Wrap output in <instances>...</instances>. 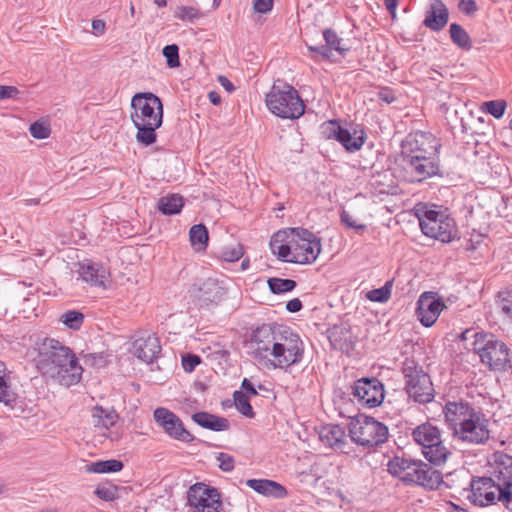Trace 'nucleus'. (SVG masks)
<instances>
[{
    "label": "nucleus",
    "mask_w": 512,
    "mask_h": 512,
    "mask_svg": "<svg viewBox=\"0 0 512 512\" xmlns=\"http://www.w3.org/2000/svg\"><path fill=\"white\" fill-rule=\"evenodd\" d=\"M414 485L422 486L425 489L435 490L443 482V475L430 464L421 461Z\"/></svg>",
    "instance_id": "bb28decb"
},
{
    "label": "nucleus",
    "mask_w": 512,
    "mask_h": 512,
    "mask_svg": "<svg viewBox=\"0 0 512 512\" xmlns=\"http://www.w3.org/2000/svg\"><path fill=\"white\" fill-rule=\"evenodd\" d=\"M388 435V427L373 417L360 416L349 424L351 440L365 449L382 445L387 441Z\"/></svg>",
    "instance_id": "0eeeda50"
},
{
    "label": "nucleus",
    "mask_w": 512,
    "mask_h": 512,
    "mask_svg": "<svg viewBox=\"0 0 512 512\" xmlns=\"http://www.w3.org/2000/svg\"><path fill=\"white\" fill-rule=\"evenodd\" d=\"M482 363L491 370H505L509 363V349L493 334L482 333Z\"/></svg>",
    "instance_id": "2eb2a0df"
},
{
    "label": "nucleus",
    "mask_w": 512,
    "mask_h": 512,
    "mask_svg": "<svg viewBox=\"0 0 512 512\" xmlns=\"http://www.w3.org/2000/svg\"><path fill=\"white\" fill-rule=\"evenodd\" d=\"M413 439L421 448L430 464L443 465L451 452L444 446L440 430L429 422L417 426L412 432Z\"/></svg>",
    "instance_id": "6e6552de"
},
{
    "label": "nucleus",
    "mask_w": 512,
    "mask_h": 512,
    "mask_svg": "<svg viewBox=\"0 0 512 512\" xmlns=\"http://www.w3.org/2000/svg\"><path fill=\"white\" fill-rule=\"evenodd\" d=\"M471 489L468 491L467 499L475 506H480V477L473 476L470 482Z\"/></svg>",
    "instance_id": "3c124183"
},
{
    "label": "nucleus",
    "mask_w": 512,
    "mask_h": 512,
    "mask_svg": "<svg viewBox=\"0 0 512 512\" xmlns=\"http://www.w3.org/2000/svg\"><path fill=\"white\" fill-rule=\"evenodd\" d=\"M445 421L455 438L463 443L479 444L480 415L464 402H448L443 409Z\"/></svg>",
    "instance_id": "39448f33"
},
{
    "label": "nucleus",
    "mask_w": 512,
    "mask_h": 512,
    "mask_svg": "<svg viewBox=\"0 0 512 512\" xmlns=\"http://www.w3.org/2000/svg\"><path fill=\"white\" fill-rule=\"evenodd\" d=\"M30 134L36 139H46L50 135V127L42 122H34L29 128Z\"/></svg>",
    "instance_id": "8fccbe9b"
},
{
    "label": "nucleus",
    "mask_w": 512,
    "mask_h": 512,
    "mask_svg": "<svg viewBox=\"0 0 512 512\" xmlns=\"http://www.w3.org/2000/svg\"><path fill=\"white\" fill-rule=\"evenodd\" d=\"M92 29L97 33V34H102L104 33V30H105V22L103 20H93L92 22Z\"/></svg>",
    "instance_id": "338daca9"
},
{
    "label": "nucleus",
    "mask_w": 512,
    "mask_h": 512,
    "mask_svg": "<svg viewBox=\"0 0 512 512\" xmlns=\"http://www.w3.org/2000/svg\"><path fill=\"white\" fill-rule=\"evenodd\" d=\"M351 394L359 405L375 408L382 404L385 397L383 383L376 377H363L351 385Z\"/></svg>",
    "instance_id": "ddd939ff"
},
{
    "label": "nucleus",
    "mask_w": 512,
    "mask_h": 512,
    "mask_svg": "<svg viewBox=\"0 0 512 512\" xmlns=\"http://www.w3.org/2000/svg\"><path fill=\"white\" fill-rule=\"evenodd\" d=\"M444 307V302L434 293L424 292L417 301L416 314L423 326L431 327Z\"/></svg>",
    "instance_id": "6ab92c4d"
},
{
    "label": "nucleus",
    "mask_w": 512,
    "mask_h": 512,
    "mask_svg": "<svg viewBox=\"0 0 512 512\" xmlns=\"http://www.w3.org/2000/svg\"><path fill=\"white\" fill-rule=\"evenodd\" d=\"M417 216L424 235L443 243L450 242L454 238L455 222L444 212L423 207L418 210Z\"/></svg>",
    "instance_id": "9d476101"
},
{
    "label": "nucleus",
    "mask_w": 512,
    "mask_h": 512,
    "mask_svg": "<svg viewBox=\"0 0 512 512\" xmlns=\"http://www.w3.org/2000/svg\"><path fill=\"white\" fill-rule=\"evenodd\" d=\"M384 5L386 9L389 11L392 17L396 16V8L398 5V0H384Z\"/></svg>",
    "instance_id": "69168bd1"
},
{
    "label": "nucleus",
    "mask_w": 512,
    "mask_h": 512,
    "mask_svg": "<svg viewBox=\"0 0 512 512\" xmlns=\"http://www.w3.org/2000/svg\"><path fill=\"white\" fill-rule=\"evenodd\" d=\"M190 512H219L221 501L218 491L204 484H195L188 491Z\"/></svg>",
    "instance_id": "dca6fc26"
},
{
    "label": "nucleus",
    "mask_w": 512,
    "mask_h": 512,
    "mask_svg": "<svg viewBox=\"0 0 512 512\" xmlns=\"http://www.w3.org/2000/svg\"><path fill=\"white\" fill-rule=\"evenodd\" d=\"M498 501L502 502L504 506L512 512V492L511 487H502L497 489Z\"/></svg>",
    "instance_id": "864d4df0"
},
{
    "label": "nucleus",
    "mask_w": 512,
    "mask_h": 512,
    "mask_svg": "<svg viewBox=\"0 0 512 512\" xmlns=\"http://www.w3.org/2000/svg\"><path fill=\"white\" fill-rule=\"evenodd\" d=\"M162 54L166 58L167 66L169 68H176L180 66L179 47L176 44L166 45L162 50Z\"/></svg>",
    "instance_id": "c03bdc74"
},
{
    "label": "nucleus",
    "mask_w": 512,
    "mask_h": 512,
    "mask_svg": "<svg viewBox=\"0 0 512 512\" xmlns=\"http://www.w3.org/2000/svg\"><path fill=\"white\" fill-rule=\"evenodd\" d=\"M201 362V358L195 354H186L182 357V367L186 372H192Z\"/></svg>",
    "instance_id": "603ef678"
},
{
    "label": "nucleus",
    "mask_w": 512,
    "mask_h": 512,
    "mask_svg": "<svg viewBox=\"0 0 512 512\" xmlns=\"http://www.w3.org/2000/svg\"><path fill=\"white\" fill-rule=\"evenodd\" d=\"M347 334L349 333L346 332L345 335ZM329 339L331 344L335 348L340 349L341 351L348 352L353 346L352 340L348 339L347 336H345L344 338L338 336L337 332H332L331 335L329 336Z\"/></svg>",
    "instance_id": "09e8293b"
},
{
    "label": "nucleus",
    "mask_w": 512,
    "mask_h": 512,
    "mask_svg": "<svg viewBox=\"0 0 512 512\" xmlns=\"http://www.w3.org/2000/svg\"><path fill=\"white\" fill-rule=\"evenodd\" d=\"M190 242L196 250H204L208 244V231L203 224H196L189 231Z\"/></svg>",
    "instance_id": "2f4dec72"
},
{
    "label": "nucleus",
    "mask_w": 512,
    "mask_h": 512,
    "mask_svg": "<svg viewBox=\"0 0 512 512\" xmlns=\"http://www.w3.org/2000/svg\"><path fill=\"white\" fill-rule=\"evenodd\" d=\"M458 8L466 15H471L477 11V4L475 0H460Z\"/></svg>",
    "instance_id": "13d9d810"
},
{
    "label": "nucleus",
    "mask_w": 512,
    "mask_h": 512,
    "mask_svg": "<svg viewBox=\"0 0 512 512\" xmlns=\"http://www.w3.org/2000/svg\"><path fill=\"white\" fill-rule=\"evenodd\" d=\"M450 37L454 44L462 49L469 50L472 46L471 39L468 33L462 28L461 25L452 23L450 25Z\"/></svg>",
    "instance_id": "f704fd0d"
},
{
    "label": "nucleus",
    "mask_w": 512,
    "mask_h": 512,
    "mask_svg": "<svg viewBox=\"0 0 512 512\" xmlns=\"http://www.w3.org/2000/svg\"><path fill=\"white\" fill-rule=\"evenodd\" d=\"M35 366L41 375L59 385L70 387L80 382L83 368L74 352L63 343L45 338L37 344Z\"/></svg>",
    "instance_id": "f03ea898"
},
{
    "label": "nucleus",
    "mask_w": 512,
    "mask_h": 512,
    "mask_svg": "<svg viewBox=\"0 0 512 512\" xmlns=\"http://www.w3.org/2000/svg\"><path fill=\"white\" fill-rule=\"evenodd\" d=\"M189 293L194 302L199 306H209L218 304L226 295V289L220 281L214 278H208L194 283Z\"/></svg>",
    "instance_id": "a211bd4d"
},
{
    "label": "nucleus",
    "mask_w": 512,
    "mask_h": 512,
    "mask_svg": "<svg viewBox=\"0 0 512 512\" xmlns=\"http://www.w3.org/2000/svg\"><path fill=\"white\" fill-rule=\"evenodd\" d=\"M218 82L228 92H233L235 90V86L233 85V83L223 75H220L218 77Z\"/></svg>",
    "instance_id": "0e129e2a"
},
{
    "label": "nucleus",
    "mask_w": 512,
    "mask_h": 512,
    "mask_svg": "<svg viewBox=\"0 0 512 512\" xmlns=\"http://www.w3.org/2000/svg\"><path fill=\"white\" fill-rule=\"evenodd\" d=\"M219 468L224 472H230L234 469V458L227 453H219L217 456Z\"/></svg>",
    "instance_id": "5fc2aeb1"
},
{
    "label": "nucleus",
    "mask_w": 512,
    "mask_h": 512,
    "mask_svg": "<svg viewBox=\"0 0 512 512\" xmlns=\"http://www.w3.org/2000/svg\"><path fill=\"white\" fill-rule=\"evenodd\" d=\"M124 464L117 459L92 462L86 466V471L90 473H115L123 469Z\"/></svg>",
    "instance_id": "7c9ffc66"
},
{
    "label": "nucleus",
    "mask_w": 512,
    "mask_h": 512,
    "mask_svg": "<svg viewBox=\"0 0 512 512\" xmlns=\"http://www.w3.org/2000/svg\"><path fill=\"white\" fill-rule=\"evenodd\" d=\"M278 330L274 349H271V356L275 361L274 367L286 368L299 363L304 352V345L299 335L285 326H280Z\"/></svg>",
    "instance_id": "1a4fd4ad"
},
{
    "label": "nucleus",
    "mask_w": 512,
    "mask_h": 512,
    "mask_svg": "<svg viewBox=\"0 0 512 512\" xmlns=\"http://www.w3.org/2000/svg\"><path fill=\"white\" fill-rule=\"evenodd\" d=\"M482 497L486 501L485 503L482 502V506L492 505L496 503V500H498V492L496 489L494 491H485V493H482Z\"/></svg>",
    "instance_id": "052dcab7"
},
{
    "label": "nucleus",
    "mask_w": 512,
    "mask_h": 512,
    "mask_svg": "<svg viewBox=\"0 0 512 512\" xmlns=\"http://www.w3.org/2000/svg\"><path fill=\"white\" fill-rule=\"evenodd\" d=\"M281 325L263 324L256 328L251 337V342L255 345V357L265 358L268 353L271 355V349H274V343L278 335V328Z\"/></svg>",
    "instance_id": "aec40b11"
},
{
    "label": "nucleus",
    "mask_w": 512,
    "mask_h": 512,
    "mask_svg": "<svg viewBox=\"0 0 512 512\" xmlns=\"http://www.w3.org/2000/svg\"><path fill=\"white\" fill-rule=\"evenodd\" d=\"M273 0H254L253 8L255 12L265 14L272 10Z\"/></svg>",
    "instance_id": "4d7b16f0"
},
{
    "label": "nucleus",
    "mask_w": 512,
    "mask_h": 512,
    "mask_svg": "<svg viewBox=\"0 0 512 512\" xmlns=\"http://www.w3.org/2000/svg\"><path fill=\"white\" fill-rule=\"evenodd\" d=\"M131 121L137 133L136 141L149 146L156 142V130L163 123V104L161 99L152 92L136 93L131 99Z\"/></svg>",
    "instance_id": "20e7f679"
},
{
    "label": "nucleus",
    "mask_w": 512,
    "mask_h": 512,
    "mask_svg": "<svg viewBox=\"0 0 512 512\" xmlns=\"http://www.w3.org/2000/svg\"><path fill=\"white\" fill-rule=\"evenodd\" d=\"M402 373L405 379V390L409 397L419 403H429L434 398V389L430 376L424 372L414 360L406 359Z\"/></svg>",
    "instance_id": "9b49d317"
},
{
    "label": "nucleus",
    "mask_w": 512,
    "mask_h": 512,
    "mask_svg": "<svg viewBox=\"0 0 512 512\" xmlns=\"http://www.w3.org/2000/svg\"><path fill=\"white\" fill-rule=\"evenodd\" d=\"M392 282L388 281L384 286L373 289L367 293V298L373 302L384 303L388 301L391 296Z\"/></svg>",
    "instance_id": "ea45409f"
},
{
    "label": "nucleus",
    "mask_w": 512,
    "mask_h": 512,
    "mask_svg": "<svg viewBox=\"0 0 512 512\" xmlns=\"http://www.w3.org/2000/svg\"><path fill=\"white\" fill-rule=\"evenodd\" d=\"M95 495H97L100 499L105 501H113L115 499V492L110 488H97L95 490Z\"/></svg>",
    "instance_id": "bf43d9fd"
},
{
    "label": "nucleus",
    "mask_w": 512,
    "mask_h": 512,
    "mask_svg": "<svg viewBox=\"0 0 512 512\" xmlns=\"http://www.w3.org/2000/svg\"><path fill=\"white\" fill-rule=\"evenodd\" d=\"M184 199L178 194L163 196L158 201V209L164 215H174L181 212Z\"/></svg>",
    "instance_id": "c756f323"
},
{
    "label": "nucleus",
    "mask_w": 512,
    "mask_h": 512,
    "mask_svg": "<svg viewBox=\"0 0 512 512\" xmlns=\"http://www.w3.org/2000/svg\"><path fill=\"white\" fill-rule=\"evenodd\" d=\"M319 438L323 444L343 453H348V451L345 450L348 444L347 435L342 426L333 424L323 427L319 433Z\"/></svg>",
    "instance_id": "393cba45"
},
{
    "label": "nucleus",
    "mask_w": 512,
    "mask_h": 512,
    "mask_svg": "<svg viewBox=\"0 0 512 512\" xmlns=\"http://www.w3.org/2000/svg\"><path fill=\"white\" fill-rule=\"evenodd\" d=\"M268 110L283 119H298L305 112V105L298 91L291 85H273L265 98Z\"/></svg>",
    "instance_id": "423d86ee"
},
{
    "label": "nucleus",
    "mask_w": 512,
    "mask_h": 512,
    "mask_svg": "<svg viewBox=\"0 0 512 512\" xmlns=\"http://www.w3.org/2000/svg\"><path fill=\"white\" fill-rule=\"evenodd\" d=\"M421 460L395 456L388 462V471L405 484H414Z\"/></svg>",
    "instance_id": "4be33fe9"
},
{
    "label": "nucleus",
    "mask_w": 512,
    "mask_h": 512,
    "mask_svg": "<svg viewBox=\"0 0 512 512\" xmlns=\"http://www.w3.org/2000/svg\"><path fill=\"white\" fill-rule=\"evenodd\" d=\"M62 322L73 330H78L83 324L84 315L75 310L68 311L61 316Z\"/></svg>",
    "instance_id": "a19ab883"
},
{
    "label": "nucleus",
    "mask_w": 512,
    "mask_h": 512,
    "mask_svg": "<svg viewBox=\"0 0 512 512\" xmlns=\"http://www.w3.org/2000/svg\"><path fill=\"white\" fill-rule=\"evenodd\" d=\"M497 305L504 317L512 320V292H500Z\"/></svg>",
    "instance_id": "79ce46f5"
},
{
    "label": "nucleus",
    "mask_w": 512,
    "mask_h": 512,
    "mask_svg": "<svg viewBox=\"0 0 512 512\" xmlns=\"http://www.w3.org/2000/svg\"><path fill=\"white\" fill-rule=\"evenodd\" d=\"M400 158L411 182H422L439 172V140L430 132H410L401 142Z\"/></svg>",
    "instance_id": "f257e3e1"
},
{
    "label": "nucleus",
    "mask_w": 512,
    "mask_h": 512,
    "mask_svg": "<svg viewBox=\"0 0 512 512\" xmlns=\"http://www.w3.org/2000/svg\"><path fill=\"white\" fill-rule=\"evenodd\" d=\"M322 133L328 139L337 140L351 153L360 150L366 140V134L362 129L353 128L350 130L342 127L335 120L324 123Z\"/></svg>",
    "instance_id": "4468645a"
},
{
    "label": "nucleus",
    "mask_w": 512,
    "mask_h": 512,
    "mask_svg": "<svg viewBox=\"0 0 512 512\" xmlns=\"http://www.w3.org/2000/svg\"><path fill=\"white\" fill-rule=\"evenodd\" d=\"M233 399L236 409L244 416L253 418L255 413L250 404L249 397L242 391H235L233 393Z\"/></svg>",
    "instance_id": "e433bc0d"
},
{
    "label": "nucleus",
    "mask_w": 512,
    "mask_h": 512,
    "mask_svg": "<svg viewBox=\"0 0 512 512\" xmlns=\"http://www.w3.org/2000/svg\"><path fill=\"white\" fill-rule=\"evenodd\" d=\"M507 109V101L504 99L482 102V113L490 114L495 119H501Z\"/></svg>",
    "instance_id": "c9c22d12"
},
{
    "label": "nucleus",
    "mask_w": 512,
    "mask_h": 512,
    "mask_svg": "<svg viewBox=\"0 0 512 512\" xmlns=\"http://www.w3.org/2000/svg\"><path fill=\"white\" fill-rule=\"evenodd\" d=\"M268 287L273 294H282L292 291L296 287V281L292 279L269 278Z\"/></svg>",
    "instance_id": "4c0bfd02"
},
{
    "label": "nucleus",
    "mask_w": 512,
    "mask_h": 512,
    "mask_svg": "<svg viewBox=\"0 0 512 512\" xmlns=\"http://www.w3.org/2000/svg\"><path fill=\"white\" fill-rule=\"evenodd\" d=\"M479 335L480 332L475 329H466L460 334L458 345H462L468 352L473 351L474 354L480 356Z\"/></svg>",
    "instance_id": "473e14b6"
},
{
    "label": "nucleus",
    "mask_w": 512,
    "mask_h": 512,
    "mask_svg": "<svg viewBox=\"0 0 512 512\" xmlns=\"http://www.w3.org/2000/svg\"><path fill=\"white\" fill-rule=\"evenodd\" d=\"M243 253L241 244H233L224 246L219 252V257L227 262H235L243 256Z\"/></svg>",
    "instance_id": "58836bf2"
},
{
    "label": "nucleus",
    "mask_w": 512,
    "mask_h": 512,
    "mask_svg": "<svg viewBox=\"0 0 512 512\" xmlns=\"http://www.w3.org/2000/svg\"><path fill=\"white\" fill-rule=\"evenodd\" d=\"M323 38L326 45L312 46L308 45L307 48L310 53H316L324 59H329L331 50L337 51L340 55H345L349 51V47L343 44V39L331 28L323 31Z\"/></svg>",
    "instance_id": "5701e85b"
},
{
    "label": "nucleus",
    "mask_w": 512,
    "mask_h": 512,
    "mask_svg": "<svg viewBox=\"0 0 512 512\" xmlns=\"http://www.w3.org/2000/svg\"><path fill=\"white\" fill-rule=\"evenodd\" d=\"M204 14L194 6L178 5L173 9V17L183 22L194 23Z\"/></svg>",
    "instance_id": "72a5a7b5"
},
{
    "label": "nucleus",
    "mask_w": 512,
    "mask_h": 512,
    "mask_svg": "<svg viewBox=\"0 0 512 512\" xmlns=\"http://www.w3.org/2000/svg\"><path fill=\"white\" fill-rule=\"evenodd\" d=\"M208 99L214 105H219L221 103V96L216 91H210L208 93Z\"/></svg>",
    "instance_id": "774afa93"
},
{
    "label": "nucleus",
    "mask_w": 512,
    "mask_h": 512,
    "mask_svg": "<svg viewBox=\"0 0 512 512\" xmlns=\"http://www.w3.org/2000/svg\"><path fill=\"white\" fill-rule=\"evenodd\" d=\"M485 474L482 475V488L499 489L512 487V457L502 453L494 452L492 459L485 465Z\"/></svg>",
    "instance_id": "f8f14e48"
},
{
    "label": "nucleus",
    "mask_w": 512,
    "mask_h": 512,
    "mask_svg": "<svg viewBox=\"0 0 512 512\" xmlns=\"http://www.w3.org/2000/svg\"><path fill=\"white\" fill-rule=\"evenodd\" d=\"M340 220L341 223L348 229L354 230L358 234H362L365 229V224H358L357 221L354 219L353 215L350 214V212L343 210L340 213Z\"/></svg>",
    "instance_id": "a18cd8bd"
},
{
    "label": "nucleus",
    "mask_w": 512,
    "mask_h": 512,
    "mask_svg": "<svg viewBox=\"0 0 512 512\" xmlns=\"http://www.w3.org/2000/svg\"><path fill=\"white\" fill-rule=\"evenodd\" d=\"M20 91L16 86L0 85V100L17 99Z\"/></svg>",
    "instance_id": "6e6d98bb"
},
{
    "label": "nucleus",
    "mask_w": 512,
    "mask_h": 512,
    "mask_svg": "<svg viewBox=\"0 0 512 512\" xmlns=\"http://www.w3.org/2000/svg\"><path fill=\"white\" fill-rule=\"evenodd\" d=\"M153 417L170 438L185 443L194 441L195 437L184 427L182 420L169 409L158 407L154 410Z\"/></svg>",
    "instance_id": "f3484780"
},
{
    "label": "nucleus",
    "mask_w": 512,
    "mask_h": 512,
    "mask_svg": "<svg viewBox=\"0 0 512 512\" xmlns=\"http://www.w3.org/2000/svg\"><path fill=\"white\" fill-rule=\"evenodd\" d=\"M105 411L101 407H97L95 409V413L93 414V417L97 419L95 421L96 426H101L106 429H108L110 426H112L115 422V415L111 413H106L103 415Z\"/></svg>",
    "instance_id": "49530a36"
},
{
    "label": "nucleus",
    "mask_w": 512,
    "mask_h": 512,
    "mask_svg": "<svg viewBox=\"0 0 512 512\" xmlns=\"http://www.w3.org/2000/svg\"><path fill=\"white\" fill-rule=\"evenodd\" d=\"M302 307H303L302 302L298 298L289 300L286 304L287 311L291 312V313L299 312L302 309Z\"/></svg>",
    "instance_id": "680f3d73"
},
{
    "label": "nucleus",
    "mask_w": 512,
    "mask_h": 512,
    "mask_svg": "<svg viewBox=\"0 0 512 512\" xmlns=\"http://www.w3.org/2000/svg\"><path fill=\"white\" fill-rule=\"evenodd\" d=\"M449 19V11L443 1L432 0L427 10L423 24L432 31H440Z\"/></svg>",
    "instance_id": "b1692460"
},
{
    "label": "nucleus",
    "mask_w": 512,
    "mask_h": 512,
    "mask_svg": "<svg viewBox=\"0 0 512 512\" xmlns=\"http://www.w3.org/2000/svg\"><path fill=\"white\" fill-rule=\"evenodd\" d=\"M492 426H496V423H490L489 420L482 418V444H485L486 442L492 440L495 443H498L499 446H503L505 444V441L503 440H497L494 435V430Z\"/></svg>",
    "instance_id": "de8ad7c7"
},
{
    "label": "nucleus",
    "mask_w": 512,
    "mask_h": 512,
    "mask_svg": "<svg viewBox=\"0 0 512 512\" xmlns=\"http://www.w3.org/2000/svg\"><path fill=\"white\" fill-rule=\"evenodd\" d=\"M191 418L202 428L215 432L226 431L230 427V423L227 418L204 411L194 413Z\"/></svg>",
    "instance_id": "cd10ccee"
},
{
    "label": "nucleus",
    "mask_w": 512,
    "mask_h": 512,
    "mask_svg": "<svg viewBox=\"0 0 512 512\" xmlns=\"http://www.w3.org/2000/svg\"><path fill=\"white\" fill-rule=\"evenodd\" d=\"M161 346L158 337L152 333H143L132 344V353L145 363H152L160 354Z\"/></svg>",
    "instance_id": "412c9836"
},
{
    "label": "nucleus",
    "mask_w": 512,
    "mask_h": 512,
    "mask_svg": "<svg viewBox=\"0 0 512 512\" xmlns=\"http://www.w3.org/2000/svg\"><path fill=\"white\" fill-rule=\"evenodd\" d=\"M270 248L281 261L312 264L321 252V239L304 228H292L289 233L278 231L270 240Z\"/></svg>",
    "instance_id": "7ed1b4c3"
},
{
    "label": "nucleus",
    "mask_w": 512,
    "mask_h": 512,
    "mask_svg": "<svg viewBox=\"0 0 512 512\" xmlns=\"http://www.w3.org/2000/svg\"><path fill=\"white\" fill-rule=\"evenodd\" d=\"M14 400V394L5 380V364L0 361V402L9 404Z\"/></svg>",
    "instance_id": "37998d69"
},
{
    "label": "nucleus",
    "mask_w": 512,
    "mask_h": 512,
    "mask_svg": "<svg viewBox=\"0 0 512 512\" xmlns=\"http://www.w3.org/2000/svg\"><path fill=\"white\" fill-rule=\"evenodd\" d=\"M78 272L81 279L90 285L105 287L106 271L103 268H97L93 264H81Z\"/></svg>",
    "instance_id": "c85d7f7f"
},
{
    "label": "nucleus",
    "mask_w": 512,
    "mask_h": 512,
    "mask_svg": "<svg viewBox=\"0 0 512 512\" xmlns=\"http://www.w3.org/2000/svg\"><path fill=\"white\" fill-rule=\"evenodd\" d=\"M241 388L245 391L244 393H246V395L250 394L252 396H256L258 394L253 383L247 378L243 379Z\"/></svg>",
    "instance_id": "e2e57ef3"
},
{
    "label": "nucleus",
    "mask_w": 512,
    "mask_h": 512,
    "mask_svg": "<svg viewBox=\"0 0 512 512\" xmlns=\"http://www.w3.org/2000/svg\"><path fill=\"white\" fill-rule=\"evenodd\" d=\"M246 485L266 497L281 499L287 496L286 488L280 483L268 479H249Z\"/></svg>",
    "instance_id": "a878e982"
}]
</instances>
